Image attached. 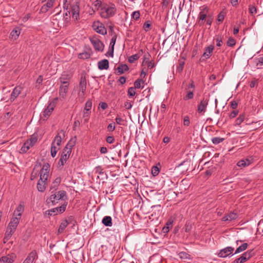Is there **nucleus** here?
Here are the masks:
<instances>
[{
	"mask_svg": "<svg viewBox=\"0 0 263 263\" xmlns=\"http://www.w3.org/2000/svg\"><path fill=\"white\" fill-rule=\"evenodd\" d=\"M116 13V8L114 4H105L102 6L100 11L102 17L108 18L113 16Z\"/></svg>",
	"mask_w": 263,
	"mask_h": 263,
	"instance_id": "f257e3e1",
	"label": "nucleus"
},
{
	"mask_svg": "<svg viewBox=\"0 0 263 263\" xmlns=\"http://www.w3.org/2000/svg\"><path fill=\"white\" fill-rule=\"evenodd\" d=\"M58 98H54L52 101L50 102L47 107L40 116L41 119L43 120H47L53 111L57 103Z\"/></svg>",
	"mask_w": 263,
	"mask_h": 263,
	"instance_id": "f03ea898",
	"label": "nucleus"
},
{
	"mask_svg": "<svg viewBox=\"0 0 263 263\" xmlns=\"http://www.w3.org/2000/svg\"><path fill=\"white\" fill-rule=\"evenodd\" d=\"M66 192L65 191H60L57 194H52L47 199V202L48 204L51 203L52 205H54L59 200L66 199Z\"/></svg>",
	"mask_w": 263,
	"mask_h": 263,
	"instance_id": "7ed1b4c3",
	"label": "nucleus"
},
{
	"mask_svg": "<svg viewBox=\"0 0 263 263\" xmlns=\"http://www.w3.org/2000/svg\"><path fill=\"white\" fill-rule=\"evenodd\" d=\"M86 89V79L85 74H82L79 83V91L78 96L79 98L84 99Z\"/></svg>",
	"mask_w": 263,
	"mask_h": 263,
	"instance_id": "20e7f679",
	"label": "nucleus"
},
{
	"mask_svg": "<svg viewBox=\"0 0 263 263\" xmlns=\"http://www.w3.org/2000/svg\"><path fill=\"white\" fill-rule=\"evenodd\" d=\"M234 248L232 247H227L220 250L217 254V256L221 258H226L227 257H231L234 255Z\"/></svg>",
	"mask_w": 263,
	"mask_h": 263,
	"instance_id": "39448f33",
	"label": "nucleus"
},
{
	"mask_svg": "<svg viewBox=\"0 0 263 263\" xmlns=\"http://www.w3.org/2000/svg\"><path fill=\"white\" fill-rule=\"evenodd\" d=\"M71 153V151L70 150L69 148L67 147H65L61 155L59 164H60L61 166H63L66 163L67 160L69 158Z\"/></svg>",
	"mask_w": 263,
	"mask_h": 263,
	"instance_id": "423d86ee",
	"label": "nucleus"
},
{
	"mask_svg": "<svg viewBox=\"0 0 263 263\" xmlns=\"http://www.w3.org/2000/svg\"><path fill=\"white\" fill-rule=\"evenodd\" d=\"M20 222V218L13 217L12 218L10 222H9L7 230L9 232L13 234L16 230L18 224Z\"/></svg>",
	"mask_w": 263,
	"mask_h": 263,
	"instance_id": "0eeeda50",
	"label": "nucleus"
},
{
	"mask_svg": "<svg viewBox=\"0 0 263 263\" xmlns=\"http://www.w3.org/2000/svg\"><path fill=\"white\" fill-rule=\"evenodd\" d=\"M90 41L96 51L100 52L103 51L104 45L100 40L96 37H92L90 39Z\"/></svg>",
	"mask_w": 263,
	"mask_h": 263,
	"instance_id": "6e6552de",
	"label": "nucleus"
},
{
	"mask_svg": "<svg viewBox=\"0 0 263 263\" xmlns=\"http://www.w3.org/2000/svg\"><path fill=\"white\" fill-rule=\"evenodd\" d=\"M92 28L97 32L105 35L107 33V30L103 24L101 22H95L92 25Z\"/></svg>",
	"mask_w": 263,
	"mask_h": 263,
	"instance_id": "1a4fd4ad",
	"label": "nucleus"
},
{
	"mask_svg": "<svg viewBox=\"0 0 263 263\" xmlns=\"http://www.w3.org/2000/svg\"><path fill=\"white\" fill-rule=\"evenodd\" d=\"M252 256V251L245 252L240 257L235 259L232 263H245Z\"/></svg>",
	"mask_w": 263,
	"mask_h": 263,
	"instance_id": "9d476101",
	"label": "nucleus"
},
{
	"mask_svg": "<svg viewBox=\"0 0 263 263\" xmlns=\"http://www.w3.org/2000/svg\"><path fill=\"white\" fill-rule=\"evenodd\" d=\"M209 100L203 98L198 105L197 112L203 115L206 111L208 105Z\"/></svg>",
	"mask_w": 263,
	"mask_h": 263,
	"instance_id": "9b49d317",
	"label": "nucleus"
},
{
	"mask_svg": "<svg viewBox=\"0 0 263 263\" xmlns=\"http://www.w3.org/2000/svg\"><path fill=\"white\" fill-rule=\"evenodd\" d=\"M50 171V165L48 163L43 165L40 172V179L43 180H47Z\"/></svg>",
	"mask_w": 263,
	"mask_h": 263,
	"instance_id": "f8f14e48",
	"label": "nucleus"
},
{
	"mask_svg": "<svg viewBox=\"0 0 263 263\" xmlns=\"http://www.w3.org/2000/svg\"><path fill=\"white\" fill-rule=\"evenodd\" d=\"M55 1L56 0H41L42 3L46 1L47 2L42 6L40 9V12L43 13L47 12L49 9L53 6Z\"/></svg>",
	"mask_w": 263,
	"mask_h": 263,
	"instance_id": "ddd939ff",
	"label": "nucleus"
},
{
	"mask_svg": "<svg viewBox=\"0 0 263 263\" xmlns=\"http://www.w3.org/2000/svg\"><path fill=\"white\" fill-rule=\"evenodd\" d=\"M65 137V132L63 130H61L58 133L57 135L54 137L52 143L57 145L58 146H60L62 139Z\"/></svg>",
	"mask_w": 263,
	"mask_h": 263,
	"instance_id": "4468645a",
	"label": "nucleus"
},
{
	"mask_svg": "<svg viewBox=\"0 0 263 263\" xmlns=\"http://www.w3.org/2000/svg\"><path fill=\"white\" fill-rule=\"evenodd\" d=\"M209 11V9L206 6H203L199 14V21L198 22V23L200 26H201L204 24V21L205 20L207 15V13Z\"/></svg>",
	"mask_w": 263,
	"mask_h": 263,
	"instance_id": "2eb2a0df",
	"label": "nucleus"
},
{
	"mask_svg": "<svg viewBox=\"0 0 263 263\" xmlns=\"http://www.w3.org/2000/svg\"><path fill=\"white\" fill-rule=\"evenodd\" d=\"M214 49V47L213 45H212L206 47L205 48L204 53H203L202 57H201L200 61H205L207 59L210 58V57L211 56V54Z\"/></svg>",
	"mask_w": 263,
	"mask_h": 263,
	"instance_id": "dca6fc26",
	"label": "nucleus"
},
{
	"mask_svg": "<svg viewBox=\"0 0 263 263\" xmlns=\"http://www.w3.org/2000/svg\"><path fill=\"white\" fill-rule=\"evenodd\" d=\"M73 219V217L70 216L68 218V220L65 219V220H63L62 221V222L61 223L60 227L59 228L58 234H60L62 233L64 231L65 229L67 227V226L69 223V222H71V221H72Z\"/></svg>",
	"mask_w": 263,
	"mask_h": 263,
	"instance_id": "f3484780",
	"label": "nucleus"
},
{
	"mask_svg": "<svg viewBox=\"0 0 263 263\" xmlns=\"http://www.w3.org/2000/svg\"><path fill=\"white\" fill-rule=\"evenodd\" d=\"M37 258V255L36 252L33 250L29 253L23 263H33Z\"/></svg>",
	"mask_w": 263,
	"mask_h": 263,
	"instance_id": "a211bd4d",
	"label": "nucleus"
},
{
	"mask_svg": "<svg viewBox=\"0 0 263 263\" xmlns=\"http://www.w3.org/2000/svg\"><path fill=\"white\" fill-rule=\"evenodd\" d=\"M72 77L71 74L64 72L59 78V81L61 83L65 84H69V81Z\"/></svg>",
	"mask_w": 263,
	"mask_h": 263,
	"instance_id": "6ab92c4d",
	"label": "nucleus"
},
{
	"mask_svg": "<svg viewBox=\"0 0 263 263\" xmlns=\"http://www.w3.org/2000/svg\"><path fill=\"white\" fill-rule=\"evenodd\" d=\"M69 84H65L61 83V85L59 88V95L60 97L64 98L68 91Z\"/></svg>",
	"mask_w": 263,
	"mask_h": 263,
	"instance_id": "aec40b11",
	"label": "nucleus"
},
{
	"mask_svg": "<svg viewBox=\"0 0 263 263\" xmlns=\"http://www.w3.org/2000/svg\"><path fill=\"white\" fill-rule=\"evenodd\" d=\"M237 218V214L234 212H230L227 214H226L223 218H222V220L223 221H232L233 220H235Z\"/></svg>",
	"mask_w": 263,
	"mask_h": 263,
	"instance_id": "412c9836",
	"label": "nucleus"
},
{
	"mask_svg": "<svg viewBox=\"0 0 263 263\" xmlns=\"http://www.w3.org/2000/svg\"><path fill=\"white\" fill-rule=\"evenodd\" d=\"M22 91V88L20 86L15 87L11 95L10 101L13 102L15 99L19 95Z\"/></svg>",
	"mask_w": 263,
	"mask_h": 263,
	"instance_id": "4be33fe9",
	"label": "nucleus"
},
{
	"mask_svg": "<svg viewBox=\"0 0 263 263\" xmlns=\"http://www.w3.org/2000/svg\"><path fill=\"white\" fill-rule=\"evenodd\" d=\"M98 66L100 70L107 69L109 68V62L106 59L100 61L98 63Z\"/></svg>",
	"mask_w": 263,
	"mask_h": 263,
	"instance_id": "5701e85b",
	"label": "nucleus"
},
{
	"mask_svg": "<svg viewBox=\"0 0 263 263\" xmlns=\"http://www.w3.org/2000/svg\"><path fill=\"white\" fill-rule=\"evenodd\" d=\"M71 12L72 17L74 19L77 20L79 16V6L77 4L72 6Z\"/></svg>",
	"mask_w": 263,
	"mask_h": 263,
	"instance_id": "b1692460",
	"label": "nucleus"
},
{
	"mask_svg": "<svg viewBox=\"0 0 263 263\" xmlns=\"http://www.w3.org/2000/svg\"><path fill=\"white\" fill-rule=\"evenodd\" d=\"M46 180H40L37 184V189L39 192H43L46 189Z\"/></svg>",
	"mask_w": 263,
	"mask_h": 263,
	"instance_id": "393cba45",
	"label": "nucleus"
},
{
	"mask_svg": "<svg viewBox=\"0 0 263 263\" xmlns=\"http://www.w3.org/2000/svg\"><path fill=\"white\" fill-rule=\"evenodd\" d=\"M102 222L106 227H111L112 226V219L110 216H105L103 218Z\"/></svg>",
	"mask_w": 263,
	"mask_h": 263,
	"instance_id": "a878e982",
	"label": "nucleus"
},
{
	"mask_svg": "<svg viewBox=\"0 0 263 263\" xmlns=\"http://www.w3.org/2000/svg\"><path fill=\"white\" fill-rule=\"evenodd\" d=\"M251 163V160L249 159H245L239 161L237 163V165L239 167H245L249 165Z\"/></svg>",
	"mask_w": 263,
	"mask_h": 263,
	"instance_id": "bb28decb",
	"label": "nucleus"
},
{
	"mask_svg": "<svg viewBox=\"0 0 263 263\" xmlns=\"http://www.w3.org/2000/svg\"><path fill=\"white\" fill-rule=\"evenodd\" d=\"M21 33V29L18 27L14 28L10 33V35L12 38L16 40L19 36Z\"/></svg>",
	"mask_w": 263,
	"mask_h": 263,
	"instance_id": "cd10ccee",
	"label": "nucleus"
},
{
	"mask_svg": "<svg viewBox=\"0 0 263 263\" xmlns=\"http://www.w3.org/2000/svg\"><path fill=\"white\" fill-rule=\"evenodd\" d=\"M129 68L126 64L120 65L117 68V72L119 74L123 73L125 71H127Z\"/></svg>",
	"mask_w": 263,
	"mask_h": 263,
	"instance_id": "c85d7f7f",
	"label": "nucleus"
},
{
	"mask_svg": "<svg viewBox=\"0 0 263 263\" xmlns=\"http://www.w3.org/2000/svg\"><path fill=\"white\" fill-rule=\"evenodd\" d=\"M77 141V137L74 136L71 138V139L68 141V143L66 144L65 147H67L71 151L73 147L76 145Z\"/></svg>",
	"mask_w": 263,
	"mask_h": 263,
	"instance_id": "c756f323",
	"label": "nucleus"
},
{
	"mask_svg": "<svg viewBox=\"0 0 263 263\" xmlns=\"http://www.w3.org/2000/svg\"><path fill=\"white\" fill-rule=\"evenodd\" d=\"M248 247V244L247 243H243L236 249L234 254H236L242 252V251L246 250Z\"/></svg>",
	"mask_w": 263,
	"mask_h": 263,
	"instance_id": "7c9ffc66",
	"label": "nucleus"
},
{
	"mask_svg": "<svg viewBox=\"0 0 263 263\" xmlns=\"http://www.w3.org/2000/svg\"><path fill=\"white\" fill-rule=\"evenodd\" d=\"M1 259L4 263H12L14 261L13 256L9 255L3 256Z\"/></svg>",
	"mask_w": 263,
	"mask_h": 263,
	"instance_id": "2f4dec72",
	"label": "nucleus"
},
{
	"mask_svg": "<svg viewBox=\"0 0 263 263\" xmlns=\"http://www.w3.org/2000/svg\"><path fill=\"white\" fill-rule=\"evenodd\" d=\"M31 146V144H30L29 141H26L21 147V151L22 153H26L30 147Z\"/></svg>",
	"mask_w": 263,
	"mask_h": 263,
	"instance_id": "473e14b6",
	"label": "nucleus"
},
{
	"mask_svg": "<svg viewBox=\"0 0 263 263\" xmlns=\"http://www.w3.org/2000/svg\"><path fill=\"white\" fill-rule=\"evenodd\" d=\"M61 181V179L60 177H57L52 182V184L51 187V189H54V190H57L58 186L60 184Z\"/></svg>",
	"mask_w": 263,
	"mask_h": 263,
	"instance_id": "72a5a7b5",
	"label": "nucleus"
},
{
	"mask_svg": "<svg viewBox=\"0 0 263 263\" xmlns=\"http://www.w3.org/2000/svg\"><path fill=\"white\" fill-rule=\"evenodd\" d=\"M60 147L55 146V144L51 143V155L54 158L57 153L58 150H59Z\"/></svg>",
	"mask_w": 263,
	"mask_h": 263,
	"instance_id": "f704fd0d",
	"label": "nucleus"
},
{
	"mask_svg": "<svg viewBox=\"0 0 263 263\" xmlns=\"http://www.w3.org/2000/svg\"><path fill=\"white\" fill-rule=\"evenodd\" d=\"M245 115L244 114H241L236 119L235 121V125H239L245 120Z\"/></svg>",
	"mask_w": 263,
	"mask_h": 263,
	"instance_id": "c9c22d12",
	"label": "nucleus"
},
{
	"mask_svg": "<svg viewBox=\"0 0 263 263\" xmlns=\"http://www.w3.org/2000/svg\"><path fill=\"white\" fill-rule=\"evenodd\" d=\"M184 64V61L179 60V65L177 67V71L178 72L181 73L182 71Z\"/></svg>",
	"mask_w": 263,
	"mask_h": 263,
	"instance_id": "e433bc0d",
	"label": "nucleus"
},
{
	"mask_svg": "<svg viewBox=\"0 0 263 263\" xmlns=\"http://www.w3.org/2000/svg\"><path fill=\"white\" fill-rule=\"evenodd\" d=\"M91 106H92V102L91 100H89L85 103L84 111L90 112V110L91 108Z\"/></svg>",
	"mask_w": 263,
	"mask_h": 263,
	"instance_id": "4c0bfd02",
	"label": "nucleus"
},
{
	"mask_svg": "<svg viewBox=\"0 0 263 263\" xmlns=\"http://www.w3.org/2000/svg\"><path fill=\"white\" fill-rule=\"evenodd\" d=\"M93 6L94 7L95 10L93 12H95L96 10H98L99 8L102 6L101 1L99 0H96L93 3Z\"/></svg>",
	"mask_w": 263,
	"mask_h": 263,
	"instance_id": "58836bf2",
	"label": "nucleus"
},
{
	"mask_svg": "<svg viewBox=\"0 0 263 263\" xmlns=\"http://www.w3.org/2000/svg\"><path fill=\"white\" fill-rule=\"evenodd\" d=\"M90 57V54L86 52L80 53L78 55L79 59L84 60L89 59Z\"/></svg>",
	"mask_w": 263,
	"mask_h": 263,
	"instance_id": "ea45409f",
	"label": "nucleus"
},
{
	"mask_svg": "<svg viewBox=\"0 0 263 263\" xmlns=\"http://www.w3.org/2000/svg\"><path fill=\"white\" fill-rule=\"evenodd\" d=\"M224 140V138L220 137H214L212 139V141L214 144H218L222 142Z\"/></svg>",
	"mask_w": 263,
	"mask_h": 263,
	"instance_id": "a19ab883",
	"label": "nucleus"
},
{
	"mask_svg": "<svg viewBox=\"0 0 263 263\" xmlns=\"http://www.w3.org/2000/svg\"><path fill=\"white\" fill-rule=\"evenodd\" d=\"M151 57V55L149 53H147L146 54H144L143 57V60L142 62V65H146L147 63L149 62V57Z\"/></svg>",
	"mask_w": 263,
	"mask_h": 263,
	"instance_id": "79ce46f5",
	"label": "nucleus"
},
{
	"mask_svg": "<svg viewBox=\"0 0 263 263\" xmlns=\"http://www.w3.org/2000/svg\"><path fill=\"white\" fill-rule=\"evenodd\" d=\"M226 13L224 11H221L218 15L217 21L220 23L222 22L225 17Z\"/></svg>",
	"mask_w": 263,
	"mask_h": 263,
	"instance_id": "37998d69",
	"label": "nucleus"
},
{
	"mask_svg": "<svg viewBox=\"0 0 263 263\" xmlns=\"http://www.w3.org/2000/svg\"><path fill=\"white\" fill-rule=\"evenodd\" d=\"M16 211L18 212V214H17V216H18V218H21L22 213L24 211V205H22L21 204H20L17 207L16 209Z\"/></svg>",
	"mask_w": 263,
	"mask_h": 263,
	"instance_id": "c03bdc74",
	"label": "nucleus"
},
{
	"mask_svg": "<svg viewBox=\"0 0 263 263\" xmlns=\"http://www.w3.org/2000/svg\"><path fill=\"white\" fill-rule=\"evenodd\" d=\"M179 256L181 259H190V255L184 252H181L179 254Z\"/></svg>",
	"mask_w": 263,
	"mask_h": 263,
	"instance_id": "a18cd8bd",
	"label": "nucleus"
},
{
	"mask_svg": "<svg viewBox=\"0 0 263 263\" xmlns=\"http://www.w3.org/2000/svg\"><path fill=\"white\" fill-rule=\"evenodd\" d=\"M116 39H117V35L114 34V36H112V39H111L109 48L114 49V46H115V45L116 43Z\"/></svg>",
	"mask_w": 263,
	"mask_h": 263,
	"instance_id": "49530a36",
	"label": "nucleus"
},
{
	"mask_svg": "<svg viewBox=\"0 0 263 263\" xmlns=\"http://www.w3.org/2000/svg\"><path fill=\"white\" fill-rule=\"evenodd\" d=\"M127 94L130 97L134 96L136 94L135 88L133 87H129L128 89Z\"/></svg>",
	"mask_w": 263,
	"mask_h": 263,
	"instance_id": "de8ad7c7",
	"label": "nucleus"
},
{
	"mask_svg": "<svg viewBox=\"0 0 263 263\" xmlns=\"http://www.w3.org/2000/svg\"><path fill=\"white\" fill-rule=\"evenodd\" d=\"M151 27V23L150 21H146L144 24L143 28L146 32H147L149 30Z\"/></svg>",
	"mask_w": 263,
	"mask_h": 263,
	"instance_id": "09e8293b",
	"label": "nucleus"
},
{
	"mask_svg": "<svg viewBox=\"0 0 263 263\" xmlns=\"http://www.w3.org/2000/svg\"><path fill=\"white\" fill-rule=\"evenodd\" d=\"M216 46L218 47H220L222 44V38L220 35H217L216 38Z\"/></svg>",
	"mask_w": 263,
	"mask_h": 263,
	"instance_id": "8fccbe9b",
	"label": "nucleus"
},
{
	"mask_svg": "<svg viewBox=\"0 0 263 263\" xmlns=\"http://www.w3.org/2000/svg\"><path fill=\"white\" fill-rule=\"evenodd\" d=\"M139 59L138 56L135 54L129 57L128 61L129 63H133L135 61Z\"/></svg>",
	"mask_w": 263,
	"mask_h": 263,
	"instance_id": "3c124183",
	"label": "nucleus"
},
{
	"mask_svg": "<svg viewBox=\"0 0 263 263\" xmlns=\"http://www.w3.org/2000/svg\"><path fill=\"white\" fill-rule=\"evenodd\" d=\"M140 13L139 11H136L133 12L132 17L135 20H138L140 18Z\"/></svg>",
	"mask_w": 263,
	"mask_h": 263,
	"instance_id": "603ef678",
	"label": "nucleus"
},
{
	"mask_svg": "<svg viewBox=\"0 0 263 263\" xmlns=\"http://www.w3.org/2000/svg\"><path fill=\"white\" fill-rule=\"evenodd\" d=\"M249 12L252 15L257 13V9L254 5H250L249 7Z\"/></svg>",
	"mask_w": 263,
	"mask_h": 263,
	"instance_id": "864d4df0",
	"label": "nucleus"
},
{
	"mask_svg": "<svg viewBox=\"0 0 263 263\" xmlns=\"http://www.w3.org/2000/svg\"><path fill=\"white\" fill-rule=\"evenodd\" d=\"M90 112L89 111H84L83 112V118H84V123H87L89 120V116L90 115Z\"/></svg>",
	"mask_w": 263,
	"mask_h": 263,
	"instance_id": "5fc2aeb1",
	"label": "nucleus"
},
{
	"mask_svg": "<svg viewBox=\"0 0 263 263\" xmlns=\"http://www.w3.org/2000/svg\"><path fill=\"white\" fill-rule=\"evenodd\" d=\"M236 44L235 40L232 38L230 37L227 42V45L230 47L234 46Z\"/></svg>",
	"mask_w": 263,
	"mask_h": 263,
	"instance_id": "6e6d98bb",
	"label": "nucleus"
},
{
	"mask_svg": "<svg viewBox=\"0 0 263 263\" xmlns=\"http://www.w3.org/2000/svg\"><path fill=\"white\" fill-rule=\"evenodd\" d=\"M159 173V169L157 166H154L152 168V174L153 176H157Z\"/></svg>",
	"mask_w": 263,
	"mask_h": 263,
	"instance_id": "4d7b16f0",
	"label": "nucleus"
},
{
	"mask_svg": "<svg viewBox=\"0 0 263 263\" xmlns=\"http://www.w3.org/2000/svg\"><path fill=\"white\" fill-rule=\"evenodd\" d=\"M141 82H143L142 80L138 79L134 82V88H141Z\"/></svg>",
	"mask_w": 263,
	"mask_h": 263,
	"instance_id": "13d9d810",
	"label": "nucleus"
},
{
	"mask_svg": "<svg viewBox=\"0 0 263 263\" xmlns=\"http://www.w3.org/2000/svg\"><path fill=\"white\" fill-rule=\"evenodd\" d=\"M194 97V93L193 91H189L186 95V96L184 98V100H186L189 99H192Z\"/></svg>",
	"mask_w": 263,
	"mask_h": 263,
	"instance_id": "bf43d9fd",
	"label": "nucleus"
},
{
	"mask_svg": "<svg viewBox=\"0 0 263 263\" xmlns=\"http://www.w3.org/2000/svg\"><path fill=\"white\" fill-rule=\"evenodd\" d=\"M115 123H111L107 126V130L109 132H113L115 129Z\"/></svg>",
	"mask_w": 263,
	"mask_h": 263,
	"instance_id": "052dcab7",
	"label": "nucleus"
},
{
	"mask_svg": "<svg viewBox=\"0 0 263 263\" xmlns=\"http://www.w3.org/2000/svg\"><path fill=\"white\" fill-rule=\"evenodd\" d=\"M190 123L189 117L187 116H185L183 119V125L186 126H189Z\"/></svg>",
	"mask_w": 263,
	"mask_h": 263,
	"instance_id": "680f3d73",
	"label": "nucleus"
},
{
	"mask_svg": "<svg viewBox=\"0 0 263 263\" xmlns=\"http://www.w3.org/2000/svg\"><path fill=\"white\" fill-rule=\"evenodd\" d=\"M106 141L108 143L111 144L115 141V138L114 136H108L106 137Z\"/></svg>",
	"mask_w": 263,
	"mask_h": 263,
	"instance_id": "e2e57ef3",
	"label": "nucleus"
},
{
	"mask_svg": "<svg viewBox=\"0 0 263 263\" xmlns=\"http://www.w3.org/2000/svg\"><path fill=\"white\" fill-rule=\"evenodd\" d=\"M170 4V0H162V7L163 9L166 8Z\"/></svg>",
	"mask_w": 263,
	"mask_h": 263,
	"instance_id": "0e129e2a",
	"label": "nucleus"
},
{
	"mask_svg": "<svg viewBox=\"0 0 263 263\" xmlns=\"http://www.w3.org/2000/svg\"><path fill=\"white\" fill-rule=\"evenodd\" d=\"M58 212V208H54L48 211V215H55L57 214Z\"/></svg>",
	"mask_w": 263,
	"mask_h": 263,
	"instance_id": "69168bd1",
	"label": "nucleus"
},
{
	"mask_svg": "<svg viewBox=\"0 0 263 263\" xmlns=\"http://www.w3.org/2000/svg\"><path fill=\"white\" fill-rule=\"evenodd\" d=\"M30 144H31V146H32L36 142L37 138L36 137H31L29 140H28Z\"/></svg>",
	"mask_w": 263,
	"mask_h": 263,
	"instance_id": "338daca9",
	"label": "nucleus"
},
{
	"mask_svg": "<svg viewBox=\"0 0 263 263\" xmlns=\"http://www.w3.org/2000/svg\"><path fill=\"white\" fill-rule=\"evenodd\" d=\"M258 83V80L254 79H253L250 84V86L251 88L254 87Z\"/></svg>",
	"mask_w": 263,
	"mask_h": 263,
	"instance_id": "774afa93",
	"label": "nucleus"
}]
</instances>
